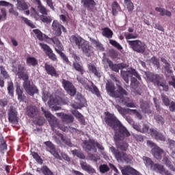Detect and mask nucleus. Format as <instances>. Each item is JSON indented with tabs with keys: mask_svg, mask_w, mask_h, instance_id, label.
<instances>
[{
	"mask_svg": "<svg viewBox=\"0 0 175 175\" xmlns=\"http://www.w3.org/2000/svg\"><path fill=\"white\" fill-rule=\"evenodd\" d=\"M103 36L108 39H111L113 38V31L110 29L109 27H105L103 29Z\"/></svg>",
	"mask_w": 175,
	"mask_h": 175,
	"instance_id": "c756f323",
	"label": "nucleus"
},
{
	"mask_svg": "<svg viewBox=\"0 0 175 175\" xmlns=\"http://www.w3.org/2000/svg\"><path fill=\"white\" fill-rule=\"evenodd\" d=\"M27 114L29 116V117L33 118V117H35L36 114H38V109L36 107L28 106L27 107Z\"/></svg>",
	"mask_w": 175,
	"mask_h": 175,
	"instance_id": "b1692460",
	"label": "nucleus"
},
{
	"mask_svg": "<svg viewBox=\"0 0 175 175\" xmlns=\"http://www.w3.org/2000/svg\"><path fill=\"white\" fill-rule=\"evenodd\" d=\"M41 170L44 175H54L46 166L42 167Z\"/></svg>",
	"mask_w": 175,
	"mask_h": 175,
	"instance_id": "13d9d810",
	"label": "nucleus"
},
{
	"mask_svg": "<svg viewBox=\"0 0 175 175\" xmlns=\"http://www.w3.org/2000/svg\"><path fill=\"white\" fill-rule=\"evenodd\" d=\"M62 84L68 95H70V96H75V95H76V88L72 83L66 79H63Z\"/></svg>",
	"mask_w": 175,
	"mask_h": 175,
	"instance_id": "4468645a",
	"label": "nucleus"
},
{
	"mask_svg": "<svg viewBox=\"0 0 175 175\" xmlns=\"http://www.w3.org/2000/svg\"><path fill=\"white\" fill-rule=\"evenodd\" d=\"M88 158L89 161H92V162H98V161H100V157L96 154L88 153Z\"/></svg>",
	"mask_w": 175,
	"mask_h": 175,
	"instance_id": "473e14b6",
	"label": "nucleus"
},
{
	"mask_svg": "<svg viewBox=\"0 0 175 175\" xmlns=\"http://www.w3.org/2000/svg\"><path fill=\"white\" fill-rule=\"evenodd\" d=\"M44 68L48 75H50L51 76H57V70H55V68H54L53 66L45 64Z\"/></svg>",
	"mask_w": 175,
	"mask_h": 175,
	"instance_id": "393cba45",
	"label": "nucleus"
},
{
	"mask_svg": "<svg viewBox=\"0 0 175 175\" xmlns=\"http://www.w3.org/2000/svg\"><path fill=\"white\" fill-rule=\"evenodd\" d=\"M163 163L166 164V166L169 167L170 170L172 172H175V167L172 165V162L169 161V159L167 157H164L163 159Z\"/></svg>",
	"mask_w": 175,
	"mask_h": 175,
	"instance_id": "79ce46f5",
	"label": "nucleus"
},
{
	"mask_svg": "<svg viewBox=\"0 0 175 175\" xmlns=\"http://www.w3.org/2000/svg\"><path fill=\"white\" fill-rule=\"evenodd\" d=\"M38 5V9L40 13H42V16L47 15L49 14V11L42 5V2L40 0H33Z\"/></svg>",
	"mask_w": 175,
	"mask_h": 175,
	"instance_id": "5701e85b",
	"label": "nucleus"
},
{
	"mask_svg": "<svg viewBox=\"0 0 175 175\" xmlns=\"http://www.w3.org/2000/svg\"><path fill=\"white\" fill-rule=\"evenodd\" d=\"M40 46L42 49V50L45 51L46 55H48L49 53H51V51H53L51 48H50V46L46 44L40 43Z\"/></svg>",
	"mask_w": 175,
	"mask_h": 175,
	"instance_id": "49530a36",
	"label": "nucleus"
},
{
	"mask_svg": "<svg viewBox=\"0 0 175 175\" xmlns=\"http://www.w3.org/2000/svg\"><path fill=\"white\" fill-rule=\"evenodd\" d=\"M73 68L75 69V70L79 72L81 75H83V73L84 72V69H83V66L77 63V62L73 63Z\"/></svg>",
	"mask_w": 175,
	"mask_h": 175,
	"instance_id": "c03bdc74",
	"label": "nucleus"
},
{
	"mask_svg": "<svg viewBox=\"0 0 175 175\" xmlns=\"http://www.w3.org/2000/svg\"><path fill=\"white\" fill-rule=\"evenodd\" d=\"M81 167L83 170H85V172H87L90 174H94V173H96V171H95V169L92 167L90 164L87 163L86 162H84L83 161H80Z\"/></svg>",
	"mask_w": 175,
	"mask_h": 175,
	"instance_id": "aec40b11",
	"label": "nucleus"
},
{
	"mask_svg": "<svg viewBox=\"0 0 175 175\" xmlns=\"http://www.w3.org/2000/svg\"><path fill=\"white\" fill-rule=\"evenodd\" d=\"M124 4L126 6L129 12H133L135 6L133 5V3H132V0H124Z\"/></svg>",
	"mask_w": 175,
	"mask_h": 175,
	"instance_id": "a19ab883",
	"label": "nucleus"
},
{
	"mask_svg": "<svg viewBox=\"0 0 175 175\" xmlns=\"http://www.w3.org/2000/svg\"><path fill=\"white\" fill-rule=\"evenodd\" d=\"M127 112L129 114H135L137 118H138V120H142V118H143V116H142V114H140V113H139V111H137V110L136 109H127Z\"/></svg>",
	"mask_w": 175,
	"mask_h": 175,
	"instance_id": "37998d69",
	"label": "nucleus"
},
{
	"mask_svg": "<svg viewBox=\"0 0 175 175\" xmlns=\"http://www.w3.org/2000/svg\"><path fill=\"white\" fill-rule=\"evenodd\" d=\"M156 12H159L160 13V16H167V17H170L172 16V12L161 8H156Z\"/></svg>",
	"mask_w": 175,
	"mask_h": 175,
	"instance_id": "7c9ffc66",
	"label": "nucleus"
},
{
	"mask_svg": "<svg viewBox=\"0 0 175 175\" xmlns=\"http://www.w3.org/2000/svg\"><path fill=\"white\" fill-rule=\"evenodd\" d=\"M146 76L147 77V80L149 81H152L154 84H157L159 87H162L163 91H168L169 90V85L166 84V82H161V77L158 75H154L151 72H146Z\"/></svg>",
	"mask_w": 175,
	"mask_h": 175,
	"instance_id": "6e6552de",
	"label": "nucleus"
},
{
	"mask_svg": "<svg viewBox=\"0 0 175 175\" xmlns=\"http://www.w3.org/2000/svg\"><path fill=\"white\" fill-rule=\"evenodd\" d=\"M54 46H55V50L57 52V50H59L60 51H62L64 50V46H62V44L59 40L57 38H55V42H54Z\"/></svg>",
	"mask_w": 175,
	"mask_h": 175,
	"instance_id": "e433bc0d",
	"label": "nucleus"
},
{
	"mask_svg": "<svg viewBox=\"0 0 175 175\" xmlns=\"http://www.w3.org/2000/svg\"><path fill=\"white\" fill-rule=\"evenodd\" d=\"M8 120L12 124H17L18 122V118L17 117V111L13 106H10L8 110Z\"/></svg>",
	"mask_w": 175,
	"mask_h": 175,
	"instance_id": "dca6fc26",
	"label": "nucleus"
},
{
	"mask_svg": "<svg viewBox=\"0 0 175 175\" xmlns=\"http://www.w3.org/2000/svg\"><path fill=\"white\" fill-rule=\"evenodd\" d=\"M8 91L10 96H14V88L13 87V82H12V81H8Z\"/></svg>",
	"mask_w": 175,
	"mask_h": 175,
	"instance_id": "4c0bfd02",
	"label": "nucleus"
},
{
	"mask_svg": "<svg viewBox=\"0 0 175 175\" xmlns=\"http://www.w3.org/2000/svg\"><path fill=\"white\" fill-rule=\"evenodd\" d=\"M10 10H9V12L11 14H13L14 16H18V12L16 10H14V9L13 8V5L12 4H10Z\"/></svg>",
	"mask_w": 175,
	"mask_h": 175,
	"instance_id": "338daca9",
	"label": "nucleus"
},
{
	"mask_svg": "<svg viewBox=\"0 0 175 175\" xmlns=\"http://www.w3.org/2000/svg\"><path fill=\"white\" fill-rule=\"evenodd\" d=\"M110 150L112 152L113 155L115 157L118 162H126V163H132V159L126 153L121 152L116 150L114 147H111Z\"/></svg>",
	"mask_w": 175,
	"mask_h": 175,
	"instance_id": "1a4fd4ad",
	"label": "nucleus"
},
{
	"mask_svg": "<svg viewBox=\"0 0 175 175\" xmlns=\"http://www.w3.org/2000/svg\"><path fill=\"white\" fill-rule=\"evenodd\" d=\"M40 18L42 23H51V21H53L51 17L47 16L46 15H40Z\"/></svg>",
	"mask_w": 175,
	"mask_h": 175,
	"instance_id": "8fccbe9b",
	"label": "nucleus"
},
{
	"mask_svg": "<svg viewBox=\"0 0 175 175\" xmlns=\"http://www.w3.org/2000/svg\"><path fill=\"white\" fill-rule=\"evenodd\" d=\"M12 71L14 73H15V75H18V76L21 75V73H24V66L21 64H18L17 68L14 66V63H12Z\"/></svg>",
	"mask_w": 175,
	"mask_h": 175,
	"instance_id": "bb28decb",
	"label": "nucleus"
},
{
	"mask_svg": "<svg viewBox=\"0 0 175 175\" xmlns=\"http://www.w3.org/2000/svg\"><path fill=\"white\" fill-rule=\"evenodd\" d=\"M70 42L72 46L82 50L86 57H91L94 55V48L90 45V42L79 35H72L70 38Z\"/></svg>",
	"mask_w": 175,
	"mask_h": 175,
	"instance_id": "7ed1b4c3",
	"label": "nucleus"
},
{
	"mask_svg": "<svg viewBox=\"0 0 175 175\" xmlns=\"http://www.w3.org/2000/svg\"><path fill=\"white\" fill-rule=\"evenodd\" d=\"M57 53L59 54L60 57H62V58H63L64 61H65V62L68 64L69 59H68L66 55H65V54L64 53H62V51H60L59 50L57 49Z\"/></svg>",
	"mask_w": 175,
	"mask_h": 175,
	"instance_id": "052dcab7",
	"label": "nucleus"
},
{
	"mask_svg": "<svg viewBox=\"0 0 175 175\" xmlns=\"http://www.w3.org/2000/svg\"><path fill=\"white\" fill-rule=\"evenodd\" d=\"M150 62H152V64H153V65H155V66H157V68H159V60H158V59H157V57H152L150 59Z\"/></svg>",
	"mask_w": 175,
	"mask_h": 175,
	"instance_id": "e2e57ef3",
	"label": "nucleus"
},
{
	"mask_svg": "<svg viewBox=\"0 0 175 175\" xmlns=\"http://www.w3.org/2000/svg\"><path fill=\"white\" fill-rule=\"evenodd\" d=\"M46 55H48L49 58L52 59V61H57V57L55 56V54L53 53V51H51L49 53H48Z\"/></svg>",
	"mask_w": 175,
	"mask_h": 175,
	"instance_id": "774afa93",
	"label": "nucleus"
},
{
	"mask_svg": "<svg viewBox=\"0 0 175 175\" xmlns=\"http://www.w3.org/2000/svg\"><path fill=\"white\" fill-rule=\"evenodd\" d=\"M150 135H152V137H154L156 140H160L161 142H165V136L162 135L161 133H158L156 130H154V129H150Z\"/></svg>",
	"mask_w": 175,
	"mask_h": 175,
	"instance_id": "412c9836",
	"label": "nucleus"
},
{
	"mask_svg": "<svg viewBox=\"0 0 175 175\" xmlns=\"http://www.w3.org/2000/svg\"><path fill=\"white\" fill-rule=\"evenodd\" d=\"M141 109L144 113H151L150 111V105L147 103H143L142 100H140Z\"/></svg>",
	"mask_w": 175,
	"mask_h": 175,
	"instance_id": "f704fd0d",
	"label": "nucleus"
},
{
	"mask_svg": "<svg viewBox=\"0 0 175 175\" xmlns=\"http://www.w3.org/2000/svg\"><path fill=\"white\" fill-rule=\"evenodd\" d=\"M81 3L83 5V8L88 10L89 12H94L95 10V6L96 3L94 0H81Z\"/></svg>",
	"mask_w": 175,
	"mask_h": 175,
	"instance_id": "a211bd4d",
	"label": "nucleus"
},
{
	"mask_svg": "<svg viewBox=\"0 0 175 175\" xmlns=\"http://www.w3.org/2000/svg\"><path fill=\"white\" fill-rule=\"evenodd\" d=\"M107 64L113 72H120L121 69H125V68H128V65L124 63L118 64H113V62L111 60H107Z\"/></svg>",
	"mask_w": 175,
	"mask_h": 175,
	"instance_id": "6ab92c4d",
	"label": "nucleus"
},
{
	"mask_svg": "<svg viewBox=\"0 0 175 175\" xmlns=\"http://www.w3.org/2000/svg\"><path fill=\"white\" fill-rule=\"evenodd\" d=\"M16 9L20 12H23V10H28L29 5L25 2L24 0H16Z\"/></svg>",
	"mask_w": 175,
	"mask_h": 175,
	"instance_id": "4be33fe9",
	"label": "nucleus"
},
{
	"mask_svg": "<svg viewBox=\"0 0 175 175\" xmlns=\"http://www.w3.org/2000/svg\"><path fill=\"white\" fill-rule=\"evenodd\" d=\"M27 64L29 66H36L38 65V60L35 57H29L27 58Z\"/></svg>",
	"mask_w": 175,
	"mask_h": 175,
	"instance_id": "ea45409f",
	"label": "nucleus"
},
{
	"mask_svg": "<svg viewBox=\"0 0 175 175\" xmlns=\"http://www.w3.org/2000/svg\"><path fill=\"white\" fill-rule=\"evenodd\" d=\"M49 100L48 101V105L51 109V110L57 111V110H59L61 107L57 106V105H59V101L58 100V98L57 97L54 96V95L50 96V94L47 92H43L42 94V100L43 102H47V99Z\"/></svg>",
	"mask_w": 175,
	"mask_h": 175,
	"instance_id": "39448f33",
	"label": "nucleus"
},
{
	"mask_svg": "<svg viewBox=\"0 0 175 175\" xmlns=\"http://www.w3.org/2000/svg\"><path fill=\"white\" fill-rule=\"evenodd\" d=\"M127 43L129 44L130 47L137 53H144L146 51V44L139 40H128Z\"/></svg>",
	"mask_w": 175,
	"mask_h": 175,
	"instance_id": "f8f14e48",
	"label": "nucleus"
},
{
	"mask_svg": "<svg viewBox=\"0 0 175 175\" xmlns=\"http://www.w3.org/2000/svg\"><path fill=\"white\" fill-rule=\"evenodd\" d=\"M18 76L19 79H23V80H24L23 87L29 95L33 96V94H36L38 92V88L35 86L31 85V83L28 81V75L27 74L22 72Z\"/></svg>",
	"mask_w": 175,
	"mask_h": 175,
	"instance_id": "423d86ee",
	"label": "nucleus"
},
{
	"mask_svg": "<svg viewBox=\"0 0 175 175\" xmlns=\"http://www.w3.org/2000/svg\"><path fill=\"white\" fill-rule=\"evenodd\" d=\"M120 75L123 79V80L126 83V84H129V79L132 77V76H134L135 77H137L138 80H142V77H140V75L135 70L134 68H129L128 70H121L120 71Z\"/></svg>",
	"mask_w": 175,
	"mask_h": 175,
	"instance_id": "9d476101",
	"label": "nucleus"
},
{
	"mask_svg": "<svg viewBox=\"0 0 175 175\" xmlns=\"http://www.w3.org/2000/svg\"><path fill=\"white\" fill-rule=\"evenodd\" d=\"M77 80L78 81H80V83L87 91L92 92V94H94L98 97L100 96L99 89H98V88L94 85V83L88 81L87 79H83L79 77H77Z\"/></svg>",
	"mask_w": 175,
	"mask_h": 175,
	"instance_id": "0eeeda50",
	"label": "nucleus"
},
{
	"mask_svg": "<svg viewBox=\"0 0 175 175\" xmlns=\"http://www.w3.org/2000/svg\"><path fill=\"white\" fill-rule=\"evenodd\" d=\"M131 87L133 90H136L137 87H139V81H137V79L135 77L131 78Z\"/></svg>",
	"mask_w": 175,
	"mask_h": 175,
	"instance_id": "de8ad7c7",
	"label": "nucleus"
},
{
	"mask_svg": "<svg viewBox=\"0 0 175 175\" xmlns=\"http://www.w3.org/2000/svg\"><path fill=\"white\" fill-rule=\"evenodd\" d=\"M155 120L159 124H161V125L165 124V120L159 115L155 116Z\"/></svg>",
	"mask_w": 175,
	"mask_h": 175,
	"instance_id": "680f3d73",
	"label": "nucleus"
},
{
	"mask_svg": "<svg viewBox=\"0 0 175 175\" xmlns=\"http://www.w3.org/2000/svg\"><path fill=\"white\" fill-rule=\"evenodd\" d=\"M99 170L100 173H106L109 172V170H110V168H109V166H107V165L103 164L100 165Z\"/></svg>",
	"mask_w": 175,
	"mask_h": 175,
	"instance_id": "6e6d98bb",
	"label": "nucleus"
},
{
	"mask_svg": "<svg viewBox=\"0 0 175 175\" xmlns=\"http://www.w3.org/2000/svg\"><path fill=\"white\" fill-rule=\"evenodd\" d=\"M0 72L1 75L4 77V79H9V74L8 73V71L5 70V68L3 66H0Z\"/></svg>",
	"mask_w": 175,
	"mask_h": 175,
	"instance_id": "603ef678",
	"label": "nucleus"
},
{
	"mask_svg": "<svg viewBox=\"0 0 175 175\" xmlns=\"http://www.w3.org/2000/svg\"><path fill=\"white\" fill-rule=\"evenodd\" d=\"M33 32L36 35L38 40H44V39L46 38V34H44L43 33H42V31H40V30L38 29H33Z\"/></svg>",
	"mask_w": 175,
	"mask_h": 175,
	"instance_id": "2f4dec72",
	"label": "nucleus"
},
{
	"mask_svg": "<svg viewBox=\"0 0 175 175\" xmlns=\"http://www.w3.org/2000/svg\"><path fill=\"white\" fill-rule=\"evenodd\" d=\"M31 17H34L36 20H39V18H40V16H39V14L38 13V12H36V10H35V8H31Z\"/></svg>",
	"mask_w": 175,
	"mask_h": 175,
	"instance_id": "5fc2aeb1",
	"label": "nucleus"
},
{
	"mask_svg": "<svg viewBox=\"0 0 175 175\" xmlns=\"http://www.w3.org/2000/svg\"><path fill=\"white\" fill-rule=\"evenodd\" d=\"M72 155H75V157H77L78 158H80V159H85V156L81 151L79 150H74L71 151Z\"/></svg>",
	"mask_w": 175,
	"mask_h": 175,
	"instance_id": "58836bf2",
	"label": "nucleus"
},
{
	"mask_svg": "<svg viewBox=\"0 0 175 175\" xmlns=\"http://www.w3.org/2000/svg\"><path fill=\"white\" fill-rule=\"evenodd\" d=\"M161 98L165 106H169L170 105V100H169L167 96H166L165 94H162Z\"/></svg>",
	"mask_w": 175,
	"mask_h": 175,
	"instance_id": "bf43d9fd",
	"label": "nucleus"
},
{
	"mask_svg": "<svg viewBox=\"0 0 175 175\" xmlns=\"http://www.w3.org/2000/svg\"><path fill=\"white\" fill-rule=\"evenodd\" d=\"M62 121L63 122L69 124V122H73V121H75V118H73V116L71 115L64 114L62 117Z\"/></svg>",
	"mask_w": 175,
	"mask_h": 175,
	"instance_id": "c9c22d12",
	"label": "nucleus"
},
{
	"mask_svg": "<svg viewBox=\"0 0 175 175\" xmlns=\"http://www.w3.org/2000/svg\"><path fill=\"white\" fill-rule=\"evenodd\" d=\"M59 137H60L61 140H62V142H64V143H65L66 144H67V146H72V143H70V139H67L65 140V137H64V135L59 133H56Z\"/></svg>",
	"mask_w": 175,
	"mask_h": 175,
	"instance_id": "864d4df0",
	"label": "nucleus"
},
{
	"mask_svg": "<svg viewBox=\"0 0 175 175\" xmlns=\"http://www.w3.org/2000/svg\"><path fill=\"white\" fill-rule=\"evenodd\" d=\"M118 12H121V7L117 1H115L112 3V14L113 16H117Z\"/></svg>",
	"mask_w": 175,
	"mask_h": 175,
	"instance_id": "cd10ccee",
	"label": "nucleus"
},
{
	"mask_svg": "<svg viewBox=\"0 0 175 175\" xmlns=\"http://www.w3.org/2000/svg\"><path fill=\"white\" fill-rule=\"evenodd\" d=\"M109 43H110V44H111L112 46H113L114 47L118 49V50H122V46H121V44H120V43L117 42L116 40H109Z\"/></svg>",
	"mask_w": 175,
	"mask_h": 175,
	"instance_id": "3c124183",
	"label": "nucleus"
},
{
	"mask_svg": "<svg viewBox=\"0 0 175 175\" xmlns=\"http://www.w3.org/2000/svg\"><path fill=\"white\" fill-rule=\"evenodd\" d=\"M41 109H42V111H43L44 114V116L48 120L53 131H54V128H57V126L59 129H61V131H63V132H68V131H69V132H71V133L76 132L75 128L70 127V126L68 127V126H59L58 124V121L57 120V118L54 116H53L51 113L49 112V111L44 110L43 107H42Z\"/></svg>",
	"mask_w": 175,
	"mask_h": 175,
	"instance_id": "20e7f679",
	"label": "nucleus"
},
{
	"mask_svg": "<svg viewBox=\"0 0 175 175\" xmlns=\"http://www.w3.org/2000/svg\"><path fill=\"white\" fill-rule=\"evenodd\" d=\"M105 121L106 124L115 131L114 140L116 143L117 148L121 150V151H126L128 149V144L124 143L119 145L118 142L124 140L125 137H129L131 133L128 131L126 128L121 124L120 120H118L114 115L109 112L105 113Z\"/></svg>",
	"mask_w": 175,
	"mask_h": 175,
	"instance_id": "f257e3e1",
	"label": "nucleus"
},
{
	"mask_svg": "<svg viewBox=\"0 0 175 175\" xmlns=\"http://www.w3.org/2000/svg\"><path fill=\"white\" fill-rule=\"evenodd\" d=\"M44 144L46 146V151H49L51 153V154L56 158V159H59V161L62 160V157L59 156V154H58V152L55 150V146H54V144L51 143V142H44Z\"/></svg>",
	"mask_w": 175,
	"mask_h": 175,
	"instance_id": "2eb2a0df",
	"label": "nucleus"
},
{
	"mask_svg": "<svg viewBox=\"0 0 175 175\" xmlns=\"http://www.w3.org/2000/svg\"><path fill=\"white\" fill-rule=\"evenodd\" d=\"M150 127L147 124H144L142 128H141L140 133H150Z\"/></svg>",
	"mask_w": 175,
	"mask_h": 175,
	"instance_id": "0e129e2a",
	"label": "nucleus"
},
{
	"mask_svg": "<svg viewBox=\"0 0 175 175\" xmlns=\"http://www.w3.org/2000/svg\"><path fill=\"white\" fill-rule=\"evenodd\" d=\"M91 42L92 44H93V46H94V47H96V50H98V51H103V50H105L103 45L100 42H99V41L92 39Z\"/></svg>",
	"mask_w": 175,
	"mask_h": 175,
	"instance_id": "c85d7f7f",
	"label": "nucleus"
},
{
	"mask_svg": "<svg viewBox=\"0 0 175 175\" xmlns=\"http://www.w3.org/2000/svg\"><path fill=\"white\" fill-rule=\"evenodd\" d=\"M52 27L57 36H61V31H63V32H66V29H65V27L62 26L61 24H59L57 21H53Z\"/></svg>",
	"mask_w": 175,
	"mask_h": 175,
	"instance_id": "f3484780",
	"label": "nucleus"
},
{
	"mask_svg": "<svg viewBox=\"0 0 175 175\" xmlns=\"http://www.w3.org/2000/svg\"><path fill=\"white\" fill-rule=\"evenodd\" d=\"M83 147L88 151H93V152H96L97 150L96 147H97L100 151H103V150H105V148L103 146H102V144L95 142V141L92 139L85 141L83 142Z\"/></svg>",
	"mask_w": 175,
	"mask_h": 175,
	"instance_id": "9b49d317",
	"label": "nucleus"
},
{
	"mask_svg": "<svg viewBox=\"0 0 175 175\" xmlns=\"http://www.w3.org/2000/svg\"><path fill=\"white\" fill-rule=\"evenodd\" d=\"M71 113L72 114H73V116H75V117H76V118H77V120H79V121H80L81 122H82V124H83L84 116H83V115L80 113V112H79L77 110H73V111H71Z\"/></svg>",
	"mask_w": 175,
	"mask_h": 175,
	"instance_id": "72a5a7b5",
	"label": "nucleus"
},
{
	"mask_svg": "<svg viewBox=\"0 0 175 175\" xmlns=\"http://www.w3.org/2000/svg\"><path fill=\"white\" fill-rule=\"evenodd\" d=\"M125 38L127 40H129V39H137V33H124Z\"/></svg>",
	"mask_w": 175,
	"mask_h": 175,
	"instance_id": "a18cd8bd",
	"label": "nucleus"
},
{
	"mask_svg": "<svg viewBox=\"0 0 175 175\" xmlns=\"http://www.w3.org/2000/svg\"><path fill=\"white\" fill-rule=\"evenodd\" d=\"M33 158L38 162V163H42V159H40V157H39V154L36 152H32L31 153Z\"/></svg>",
	"mask_w": 175,
	"mask_h": 175,
	"instance_id": "69168bd1",
	"label": "nucleus"
},
{
	"mask_svg": "<svg viewBox=\"0 0 175 175\" xmlns=\"http://www.w3.org/2000/svg\"><path fill=\"white\" fill-rule=\"evenodd\" d=\"M21 19L24 21L25 24H27L30 28H36L35 25L32 23V21H29L28 18L21 16Z\"/></svg>",
	"mask_w": 175,
	"mask_h": 175,
	"instance_id": "09e8293b",
	"label": "nucleus"
},
{
	"mask_svg": "<svg viewBox=\"0 0 175 175\" xmlns=\"http://www.w3.org/2000/svg\"><path fill=\"white\" fill-rule=\"evenodd\" d=\"M88 68L90 72L94 73V76H96L97 77H100V73H99V71H98V69H96V67L92 63L89 64L88 65Z\"/></svg>",
	"mask_w": 175,
	"mask_h": 175,
	"instance_id": "a878e982",
	"label": "nucleus"
},
{
	"mask_svg": "<svg viewBox=\"0 0 175 175\" xmlns=\"http://www.w3.org/2000/svg\"><path fill=\"white\" fill-rule=\"evenodd\" d=\"M147 146L152 148V154L156 158V159H161L162 154H163V150L158 147L154 142L152 141L147 142Z\"/></svg>",
	"mask_w": 175,
	"mask_h": 175,
	"instance_id": "ddd939ff",
	"label": "nucleus"
},
{
	"mask_svg": "<svg viewBox=\"0 0 175 175\" xmlns=\"http://www.w3.org/2000/svg\"><path fill=\"white\" fill-rule=\"evenodd\" d=\"M1 13L0 14V18L1 19V21H5L8 17V14L6 13V10L2 8L1 10Z\"/></svg>",
	"mask_w": 175,
	"mask_h": 175,
	"instance_id": "4d7b16f0",
	"label": "nucleus"
},
{
	"mask_svg": "<svg viewBox=\"0 0 175 175\" xmlns=\"http://www.w3.org/2000/svg\"><path fill=\"white\" fill-rule=\"evenodd\" d=\"M113 79H115L113 80L116 82L118 90H116V87L111 82L108 81L106 83V90L109 94V96H111L112 98H116L117 100H119L120 103H122V105L126 107L136 108L137 107L135 103L129 99V98L124 97L125 95H128L126 90H124V88L121 87L120 82L116 79V77H113Z\"/></svg>",
	"mask_w": 175,
	"mask_h": 175,
	"instance_id": "f03ea898",
	"label": "nucleus"
}]
</instances>
